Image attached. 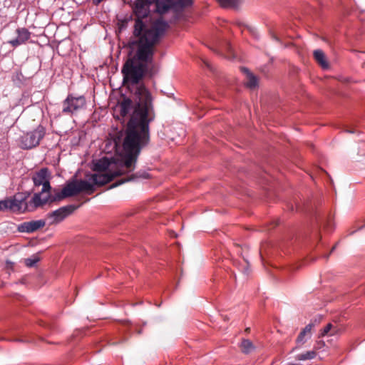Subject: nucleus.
Segmentation results:
<instances>
[{
    "mask_svg": "<svg viewBox=\"0 0 365 365\" xmlns=\"http://www.w3.org/2000/svg\"><path fill=\"white\" fill-rule=\"evenodd\" d=\"M317 354L315 351H308L305 353L298 354L296 356V359L299 361H305L309 359H312L315 358Z\"/></svg>",
    "mask_w": 365,
    "mask_h": 365,
    "instance_id": "6ab92c4d",
    "label": "nucleus"
},
{
    "mask_svg": "<svg viewBox=\"0 0 365 365\" xmlns=\"http://www.w3.org/2000/svg\"><path fill=\"white\" fill-rule=\"evenodd\" d=\"M289 365H300V364H289Z\"/></svg>",
    "mask_w": 365,
    "mask_h": 365,
    "instance_id": "5701e85b",
    "label": "nucleus"
},
{
    "mask_svg": "<svg viewBox=\"0 0 365 365\" xmlns=\"http://www.w3.org/2000/svg\"><path fill=\"white\" fill-rule=\"evenodd\" d=\"M141 37L140 40H132L131 46L135 49L132 58H128L123 66L121 72L123 83L130 90L135 102L128 98H124L117 105L116 109L124 117L133 109L130 119L128 123L130 133L125 144L135 136V130L143 133L145 137L149 134V123L155 118L153 99L150 93L139 82L147 72L149 64L152 63L155 53V46L158 43Z\"/></svg>",
    "mask_w": 365,
    "mask_h": 365,
    "instance_id": "f257e3e1",
    "label": "nucleus"
},
{
    "mask_svg": "<svg viewBox=\"0 0 365 365\" xmlns=\"http://www.w3.org/2000/svg\"><path fill=\"white\" fill-rule=\"evenodd\" d=\"M16 34L15 38L8 41V43L14 48L26 43L31 36V33L26 28H18L16 30Z\"/></svg>",
    "mask_w": 365,
    "mask_h": 365,
    "instance_id": "9d476101",
    "label": "nucleus"
},
{
    "mask_svg": "<svg viewBox=\"0 0 365 365\" xmlns=\"http://www.w3.org/2000/svg\"><path fill=\"white\" fill-rule=\"evenodd\" d=\"M325 345V343L323 341H318L315 345V349H319L322 348Z\"/></svg>",
    "mask_w": 365,
    "mask_h": 365,
    "instance_id": "4be33fe9",
    "label": "nucleus"
},
{
    "mask_svg": "<svg viewBox=\"0 0 365 365\" xmlns=\"http://www.w3.org/2000/svg\"><path fill=\"white\" fill-rule=\"evenodd\" d=\"M86 105V101L84 96L74 97L72 95H68L63 102L62 113L72 115L84 108Z\"/></svg>",
    "mask_w": 365,
    "mask_h": 365,
    "instance_id": "1a4fd4ad",
    "label": "nucleus"
},
{
    "mask_svg": "<svg viewBox=\"0 0 365 365\" xmlns=\"http://www.w3.org/2000/svg\"><path fill=\"white\" fill-rule=\"evenodd\" d=\"M46 220H44L25 222L19 225L18 230L21 232H34L38 229L43 227L46 225Z\"/></svg>",
    "mask_w": 365,
    "mask_h": 365,
    "instance_id": "9b49d317",
    "label": "nucleus"
},
{
    "mask_svg": "<svg viewBox=\"0 0 365 365\" xmlns=\"http://www.w3.org/2000/svg\"><path fill=\"white\" fill-rule=\"evenodd\" d=\"M129 133V128H127L126 135L123 143V155L122 161L119 165H115V170L113 172L91 174L88 178V180L91 182L86 180L92 186L91 189L82 190L81 192H87L88 194H91L94 191V185H103L110 182L116 176L129 173L134 170L138 156L142 148L148 143L150 137L149 134H147V137H145L143 133L135 130V136L126 145L125 143Z\"/></svg>",
    "mask_w": 365,
    "mask_h": 365,
    "instance_id": "f03ea898",
    "label": "nucleus"
},
{
    "mask_svg": "<svg viewBox=\"0 0 365 365\" xmlns=\"http://www.w3.org/2000/svg\"><path fill=\"white\" fill-rule=\"evenodd\" d=\"M313 327L314 324L312 323H309L300 331L296 339L297 346L292 349V351H295L297 348L304 345L307 340L311 338L312 329Z\"/></svg>",
    "mask_w": 365,
    "mask_h": 365,
    "instance_id": "f8f14e48",
    "label": "nucleus"
},
{
    "mask_svg": "<svg viewBox=\"0 0 365 365\" xmlns=\"http://www.w3.org/2000/svg\"><path fill=\"white\" fill-rule=\"evenodd\" d=\"M315 61L323 68H329V63L327 60L325 53L320 49L315 50L313 53Z\"/></svg>",
    "mask_w": 365,
    "mask_h": 365,
    "instance_id": "4468645a",
    "label": "nucleus"
},
{
    "mask_svg": "<svg viewBox=\"0 0 365 365\" xmlns=\"http://www.w3.org/2000/svg\"><path fill=\"white\" fill-rule=\"evenodd\" d=\"M335 247H336L335 246H334V247H333V248H332L331 251H333V250L335 249Z\"/></svg>",
    "mask_w": 365,
    "mask_h": 365,
    "instance_id": "b1692460",
    "label": "nucleus"
},
{
    "mask_svg": "<svg viewBox=\"0 0 365 365\" xmlns=\"http://www.w3.org/2000/svg\"><path fill=\"white\" fill-rule=\"evenodd\" d=\"M114 168L112 163L107 158H103L93 163V170L96 173L113 172Z\"/></svg>",
    "mask_w": 365,
    "mask_h": 365,
    "instance_id": "ddd939ff",
    "label": "nucleus"
},
{
    "mask_svg": "<svg viewBox=\"0 0 365 365\" xmlns=\"http://www.w3.org/2000/svg\"><path fill=\"white\" fill-rule=\"evenodd\" d=\"M29 195L19 192L11 197L0 200V211H10L14 213H23L35 209L31 201L27 202Z\"/></svg>",
    "mask_w": 365,
    "mask_h": 365,
    "instance_id": "39448f33",
    "label": "nucleus"
},
{
    "mask_svg": "<svg viewBox=\"0 0 365 365\" xmlns=\"http://www.w3.org/2000/svg\"><path fill=\"white\" fill-rule=\"evenodd\" d=\"M218 3L225 9H237L240 2L239 0H218Z\"/></svg>",
    "mask_w": 365,
    "mask_h": 365,
    "instance_id": "f3484780",
    "label": "nucleus"
},
{
    "mask_svg": "<svg viewBox=\"0 0 365 365\" xmlns=\"http://www.w3.org/2000/svg\"><path fill=\"white\" fill-rule=\"evenodd\" d=\"M240 349L243 353L250 354L255 350V346L250 340L243 339L240 344Z\"/></svg>",
    "mask_w": 365,
    "mask_h": 365,
    "instance_id": "a211bd4d",
    "label": "nucleus"
},
{
    "mask_svg": "<svg viewBox=\"0 0 365 365\" xmlns=\"http://www.w3.org/2000/svg\"><path fill=\"white\" fill-rule=\"evenodd\" d=\"M339 329L336 327H334L332 324H327L321 331L319 334V337H324L326 335H335L338 333Z\"/></svg>",
    "mask_w": 365,
    "mask_h": 365,
    "instance_id": "dca6fc26",
    "label": "nucleus"
},
{
    "mask_svg": "<svg viewBox=\"0 0 365 365\" xmlns=\"http://www.w3.org/2000/svg\"><path fill=\"white\" fill-rule=\"evenodd\" d=\"M140 177H142V178H146L148 177V174H146V175H140L138 174H135V175H132L131 176H130L129 178H128L127 179L125 180H121L119 182H117V183H115L113 184V185L110 186V187H116L117 185H120L125 182H128V181H130V180H132L136 178H140Z\"/></svg>",
    "mask_w": 365,
    "mask_h": 365,
    "instance_id": "412c9836",
    "label": "nucleus"
},
{
    "mask_svg": "<svg viewBox=\"0 0 365 365\" xmlns=\"http://www.w3.org/2000/svg\"><path fill=\"white\" fill-rule=\"evenodd\" d=\"M78 207L79 205H74L61 207L55 211L48 213L46 220H47L49 225L59 224L68 216L71 215Z\"/></svg>",
    "mask_w": 365,
    "mask_h": 365,
    "instance_id": "6e6552de",
    "label": "nucleus"
},
{
    "mask_svg": "<svg viewBox=\"0 0 365 365\" xmlns=\"http://www.w3.org/2000/svg\"><path fill=\"white\" fill-rule=\"evenodd\" d=\"M46 134V129L39 125L32 131L24 133L19 139V145L23 149H31L38 145Z\"/></svg>",
    "mask_w": 365,
    "mask_h": 365,
    "instance_id": "423d86ee",
    "label": "nucleus"
},
{
    "mask_svg": "<svg viewBox=\"0 0 365 365\" xmlns=\"http://www.w3.org/2000/svg\"><path fill=\"white\" fill-rule=\"evenodd\" d=\"M40 257L38 255H34L31 257L25 259V264L29 267H32L39 262Z\"/></svg>",
    "mask_w": 365,
    "mask_h": 365,
    "instance_id": "aec40b11",
    "label": "nucleus"
},
{
    "mask_svg": "<svg viewBox=\"0 0 365 365\" xmlns=\"http://www.w3.org/2000/svg\"><path fill=\"white\" fill-rule=\"evenodd\" d=\"M48 170L42 168L33 176V181L36 186L42 185L41 192L35 193L31 200V204L34 208L41 207L47 202L60 201L66 197L76 195L82 190L91 189V185L86 181L78 180L68 183L61 191L53 195L50 192L51 186L48 179Z\"/></svg>",
    "mask_w": 365,
    "mask_h": 365,
    "instance_id": "7ed1b4c3",
    "label": "nucleus"
},
{
    "mask_svg": "<svg viewBox=\"0 0 365 365\" xmlns=\"http://www.w3.org/2000/svg\"><path fill=\"white\" fill-rule=\"evenodd\" d=\"M364 67L365 68V63H364Z\"/></svg>",
    "mask_w": 365,
    "mask_h": 365,
    "instance_id": "393cba45",
    "label": "nucleus"
},
{
    "mask_svg": "<svg viewBox=\"0 0 365 365\" xmlns=\"http://www.w3.org/2000/svg\"><path fill=\"white\" fill-rule=\"evenodd\" d=\"M242 71L247 76L246 86L250 88H255L257 86V78L247 68H242Z\"/></svg>",
    "mask_w": 365,
    "mask_h": 365,
    "instance_id": "2eb2a0df",
    "label": "nucleus"
},
{
    "mask_svg": "<svg viewBox=\"0 0 365 365\" xmlns=\"http://www.w3.org/2000/svg\"><path fill=\"white\" fill-rule=\"evenodd\" d=\"M192 3V0H156V11L160 14L166 13L170 9L179 11L190 6Z\"/></svg>",
    "mask_w": 365,
    "mask_h": 365,
    "instance_id": "0eeeda50",
    "label": "nucleus"
},
{
    "mask_svg": "<svg viewBox=\"0 0 365 365\" xmlns=\"http://www.w3.org/2000/svg\"><path fill=\"white\" fill-rule=\"evenodd\" d=\"M155 2L154 0H135L133 6V11L135 16L133 38L140 40L144 37L148 41L153 40L159 43L162 36L168 28V24L159 18L150 24H148V17L150 14V6Z\"/></svg>",
    "mask_w": 365,
    "mask_h": 365,
    "instance_id": "20e7f679",
    "label": "nucleus"
}]
</instances>
